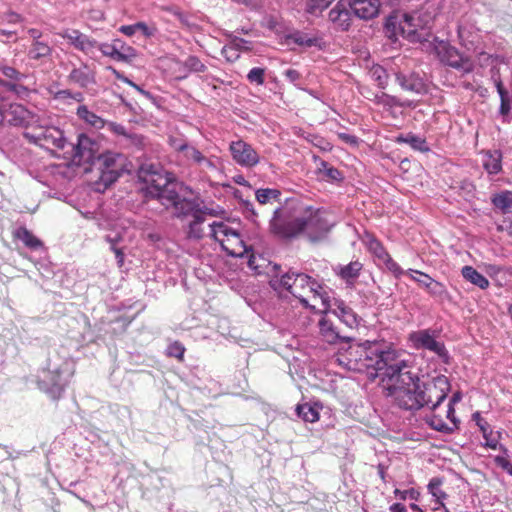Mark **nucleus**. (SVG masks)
Wrapping results in <instances>:
<instances>
[{"label": "nucleus", "mask_w": 512, "mask_h": 512, "mask_svg": "<svg viewBox=\"0 0 512 512\" xmlns=\"http://www.w3.org/2000/svg\"><path fill=\"white\" fill-rule=\"evenodd\" d=\"M229 42L232 46L240 53L241 51H250L252 49V42L235 36L233 34H229Z\"/></svg>", "instance_id": "obj_48"}, {"label": "nucleus", "mask_w": 512, "mask_h": 512, "mask_svg": "<svg viewBox=\"0 0 512 512\" xmlns=\"http://www.w3.org/2000/svg\"><path fill=\"white\" fill-rule=\"evenodd\" d=\"M221 54L228 62L231 63L235 62L240 57V53L232 46L230 42L223 46Z\"/></svg>", "instance_id": "obj_52"}, {"label": "nucleus", "mask_w": 512, "mask_h": 512, "mask_svg": "<svg viewBox=\"0 0 512 512\" xmlns=\"http://www.w3.org/2000/svg\"><path fill=\"white\" fill-rule=\"evenodd\" d=\"M114 43H117L119 54L123 55V58H119L120 62L130 61L137 56L136 50L132 46L125 44L122 40L114 39Z\"/></svg>", "instance_id": "obj_41"}, {"label": "nucleus", "mask_w": 512, "mask_h": 512, "mask_svg": "<svg viewBox=\"0 0 512 512\" xmlns=\"http://www.w3.org/2000/svg\"><path fill=\"white\" fill-rule=\"evenodd\" d=\"M371 76L381 89H385L388 85V74L382 66H375L371 70Z\"/></svg>", "instance_id": "obj_43"}, {"label": "nucleus", "mask_w": 512, "mask_h": 512, "mask_svg": "<svg viewBox=\"0 0 512 512\" xmlns=\"http://www.w3.org/2000/svg\"><path fill=\"white\" fill-rule=\"evenodd\" d=\"M255 197L262 205L272 202H280L281 191L274 188H261L256 190Z\"/></svg>", "instance_id": "obj_36"}, {"label": "nucleus", "mask_w": 512, "mask_h": 512, "mask_svg": "<svg viewBox=\"0 0 512 512\" xmlns=\"http://www.w3.org/2000/svg\"><path fill=\"white\" fill-rule=\"evenodd\" d=\"M232 159L240 166L252 168L260 162L259 154L251 144L242 139L232 141L229 146Z\"/></svg>", "instance_id": "obj_14"}, {"label": "nucleus", "mask_w": 512, "mask_h": 512, "mask_svg": "<svg viewBox=\"0 0 512 512\" xmlns=\"http://www.w3.org/2000/svg\"><path fill=\"white\" fill-rule=\"evenodd\" d=\"M210 236L220 243L222 249L233 257H242L248 251L238 230L224 222H213L209 225Z\"/></svg>", "instance_id": "obj_5"}, {"label": "nucleus", "mask_w": 512, "mask_h": 512, "mask_svg": "<svg viewBox=\"0 0 512 512\" xmlns=\"http://www.w3.org/2000/svg\"><path fill=\"white\" fill-rule=\"evenodd\" d=\"M362 269L363 264L356 260L347 265L338 264L333 268V271L336 276L345 282L346 287L354 288Z\"/></svg>", "instance_id": "obj_23"}, {"label": "nucleus", "mask_w": 512, "mask_h": 512, "mask_svg": "<svg viewBox=\"0 0 512 512\" xmlns=\"http://www.w3.org/2000/svg\"><path fill=\"white\" fill-rule=\"evenodd\" d=\"M0 86H3L6 89H8L9 91H13V92L18 93V94L21 93L22 91H26L27 90L23 85L7 82V81L2 80V79H0Z\"/></svg>", "instance_id": "obj_62"}, {"label": "nucleus", "mask_w": 512, "mask_h": 512, "mask_svg": "<svg viewBox=\"0 0 512 512\" xmlns=\"http://www.w3.org/2000/svg\"><path fill=\"white\" fill-rule=\"evenodd\" d=\"M23 136L35 145H38L48 151H64L70 142L59 127L49 125L40 126L35 131H26Z\"/></svg>", "instance_id": "obj_6"}, {"label": "nucleus", "mask_w": 512, "mask_h": 512, "mask_svg": "<svg viewBox=\"0 0 512 512\" xmlns=\"http://www.w3.org/2000/svg\"><path fill=\"white\" fill-rule=\"evenodd\" d=\"M53 47L47 40L31 42L27 56L30 60L45 61L52 56Z\"/></svg>", "instance_id": "obj_25"}, {"label": "nucleus", "mask_w": 512, "mask_h": 512, "mask_svg": "<svg viewBox=\"0 0 512 512\" xmlns=\"http://www.w3.org/2000/svg\"><path fill=\"white\" fill-rule=\"evenodd\" d=\"M270 284L280 293L283 290L289 292L306 308H315L309 304L310 297L314 301L320 300L325 310L330 309V299L324 286L306 273L290 269L279 279H272Z\"/></svg>", "instance_id": "obj_2"}, {"label": "nucleus", "mask_w": 512, "mask_h": 512, "mask_svg": "<svg viewBox=\"0 0 512 512\" xmlns=\"http://www.w3.org/2000/svg\"><path fill=\"white\" fill-rule=\"evenodd\" d=\"M137 31H140L146 38H151L158 32L157 27L154 24L148 25L145 22L139 21L135 23Z\"/></svg>", "instance_id": "obj_55"}, {"label": "nucleus", "mask_w": 512, "mask_h": 512, "mask_svg": "<svg viewBox=\"0 0 512 512\" xmlns=\"http://www.w3.org/2000/svg\"><path fill=\"white\" fill-rule=\"evenodd\" d=\"M139 178L145 183L146 196L158 200L165 209L175 205L181 196L172 175L159 165L142 166Z\"/></svg>", "instance_id": "obj_3"}, {"label": "nucleus", "mask_w": 512, "mask_h": 512, "mask_svg": "<svg viewBox=\"0 0 512 512\" xmlns=\"http://www.w3.org/2000/svg\"><path fill=\"white\" fill-rule=\"evenodd\" d=\"M446 417L452 422L453 425L451 427H455V430H457L458 427H459L460 421H459V419L455 415V408H454V406L448 404V409H447V412H446Z\"/></svg>", "instance_id": "obj_64"}, {"label": "nucleus", "mask_w": 512, "mask_h": 512, "mask_svg": "<svg viewBox=\"0 0 512 512\" xmlns=\"http://www.w3.org/2000/svg\"><path fill=\"white\" fill-rule=\"evenodd\" d=\"M396 82L400 85V87L408 92L417 94V95H424L427 93L428 88L423 80V78L415 73H403L398 72L395 75Z\"/></svg>", "instance_id": "obj_21"}, {"label": "nucleus", "mask_w": 512, "mask_h": 512, "mask_svg": "<svg viewBox=\"0 0 512 512\" xmlns=\"http://www.w3.org/2000/svg\"><path fill=\"white\" fill-rule=\"evenodd\" d=\"M461 275L462 277L469 283L473 284L474 286L485 290L489 287V281L488 279L479 273L474 267L466 265L463 266L461 269Z\"/></svg>", "instance_id": "obj_28"}, {"label": "nucleus", "mask_w": 512, "mask_h": 512, "mask_svg": "<svg viewBox=\"0 0 512 512\" xmlns=\"http://www.w3.org/2000/svg\"><path fill=\"white\" fill-rule=\"evenodd\" d=\"M328 19L336 31H349L353 20V14L349 1H338L337 4L329 11Z\"/></svg>", "instance_id": "obj_16"}, {"label": "nucleus", "mask_w": 512, "mask_h": 512, "mask_svg": "<svg viewBox=\"0 0 512 512\" xmlns=\"http://www.w3.org/2000/svg\"><path fill=\"white\" fill-rule=\"evenodd\" d=\"M441 61L457 70L461 75L471 73L474 70V63L468 56H463L456 48L447 47L441 55Z\"/></svg>", "instance_id": "obj_18"}, {"label": "nucleus", "mask_w": 512, "mask_h": 512, "mask_svg": "<svg viewBox=\"0 0 512 512\" xmlns=\"http://www.w3.org/2000/svg\"><path fill=\"white\" fill-rule=\"evenodd\" d=\"M305 217L307 228L306 233L311 241H318L323 238L335 225V220L330 212L325 209H313L308 207Z\"/></svg>", "instance_id": "obj_9"}, {"label": "nucleus", "mask_w": 512, "mask_h": 512, "mask_svg": "<svg viewBox=\"0 0 512 512\" xmlns=\"http://www.w3.org/2000/svg\"><path fill=\"white\" fill-rule=\"evenodd\" d=\"M319 335L322 341L335 345L338 343H348L353 340L352 337L345 335L327 316V313L318 321Z\"/></svg>", "instance_id": "obj_17"}, {"label": "nucleus", "mask_w": 512, "mask_h": 512, "mask_svg": "<svg viewBox=\"0 0 512 512\" xmlns=\"http://www.w3.org/2000/svg\"><path fill=\"white\" fill-rule=\"evenodd\" d=\"M332 2L333 0H307V10L311 14H316L326 9Z\"/></svg>", "instance_id": "obj_49"}, {"label": "nucleus", "mask_w": 512, "mask_h": 512, "mask_svg": "<svg viewBox=\"0 0 512 512\" xmlns=\"http://www.w3.org/2000/svg\"><path fill=\"white\" fill-rule=\"evenodd\" d=\"M109 131L113 132L116 135L123 136L124 140L126 139L129 132H127L126 128L119 123L116 122H106Z\"/></svg>", "instance_id": "obj_61"}, {"label": "nucleus", "mask_w": 512, "mask_h": 512, "mask_svg": "<svg viewBox=\"0 0 512 512\" xmlns=\"http://www.w3.org/2000/svg\"><path fill=\"white\" fill-rule=\"evenodd\" d=\"M186 235L189 239H201L204 236V229L201 225L192 220L187 225Z\"/></svg>", "instance_id": "obj_50"}, {"label": "nucleus", "mask_w": 512, "mask_h": 512, "mask_svg": "<svg viewBox=\"0 0 512 512\" xmlns=\"http://www.w3.org/2000/svg\"><path fill=\"white\" fill-rule=\"evenodd\" d=\"M98 161L101 163L100 179L110 185L115 182L124 172H127V158L118 152L107 151L99 156Z\"/></svg>", "instance_id": "obj_10"}, {"label": "nucleus", "mask_w": 512, "mask_h": 512, "mask_svg": "<svg viewBox=\"0 0 512 512\" xmlns=\"http://www.w3.org/2000/svg\"><path fill=\"white\" fill-rule=\"evenodd\" d=\"M314 162L317 163V172L322 175L323 179L330 182H340L343 180L342 173L335 167L320 157H315Z\"/></svg>", "instance_id": "obj_27"}, {"label": "nucleus", "mask_w": 512, "mask_h": 512, "mask_svg": "<svg viewBox=\"0 0 512 512\" xmlns=\"http://www.w3.org/2000/svg\"><path fill=\"white\" fill-rule=\"evenodd\" d=\"M472 420L475 422V424L480 429L482 436L485 440V443L483 444L485 447L496 450L498 447L502 449L504 452L507 451V449L499 445V438L501 436L500 432H497V436H493V431L488 424V422L481 416V413L479 411H476L472 414Z\"/></svg>", "instance_id": "obj_22"}, {"label": "nucleus", "mask_w": 512, "mask_h": 512, "mask_svg": "<svg viewBox=\"0 0 512 512\" xmlns=\"http://www.w3.org/2000/svg\"><path fill=\"white\" fill-rule=\"evenodd\" d=\"M397 143H405L408 144L412 149L420 152H428L430 151L429 146L425 138L415 135L413 133H408L406 135H399L396 138Z\"/></svg>", "instance_id": "obj_31"}, {"label": "nucleus", "mask_w": 512, "mask_h": 512, "mask_svg": "<svg viewBox=\"0 0 512 512\" xmlns=\"http://www.w3.org/2000/svg\"><path fill=\"white\" fill-rule=\"evenodd\" d=\"M497 230L512 236V213H509L499 223H497Z\"/></svg>", "instance_id": "obj_59"}, {"label": "nucleus", "mask_w": 512, "mask_h": 512, "mask_svg": "<svg viewBox=\"0 0 512 512\" xmlns=\"http://www.w3.org/2000/svg\"><path fill=\"white\" fill-rule=\"evenodd\" d=\"M336 307L329 312L334 314L342 323L349 328H354L358 325V317L356 313L348 307L343 301L335 302Z\"/></svg>", "instance_id": "obj_24"}, {"label": "nucleus", "mask_w": 512, "mask_h": 512, "mask_svg": "<svg viewBox=\"0 0 512 512\" xmlns=\"http://www.w3.org/2000/svg\"><path fill=\"white\" fill-rule=\"evenodd\" d=\"M60 36L67 40L68 44L76 50L88 56H93L97 51L98 41L77 29H66Z\"/></svg>", "instance_id": "obj_15"}, {"label": "nucleus", "mask_w": 512, "mask_h": 512, "mask_svg": "<svg viewBox=\"0 0 512 512\" xmlns=\"http://www.w3.org/2000/svg\"><path fill=\"white\" fill-rule=\"evenodd\" d=\"M72 93L73 91L69 89L59 90L55 93L54 98L62 102H68L72 99Z\"/></svg>", "instance_id": "obj_63"}, {"label": "nucleus", "mask_w": 512, "mask_h": 512, "mask_svg": "<svg viewBox=\"0 0 512 512\" xmlns=\"http://www.w3.org/2000/svg\"><path fill=\"white\" fill-rule=\"evenodd\" d=\"M124 141L126 146L134 147L137 150L143 149L146 145V138L137 133L129 132Z\"/></svg>", "instance_id": "obj_46"}, {"label": "nucleus", "mask_w": 512, "mask_h": 512, "mask_svg": "<svg viewBox=\"0 0 512 512\" xmlns=\"http://www.w3.org/2000/svg\"><path fill=\"white\" fill-rule=\"evenodd\" d=\"M184 68L190 73L205 72L206 65L195 55L188 56L183 62Z\"/></svg>", "instance_id": "obj_39"}, {"label": "nucleus", "mask_w": 512, "mask_h": 512, "mask_svg": "<svg viewBox=\"0 0 512 512\" xmlns=\"http://www.w3.org/2000/svg\"><path fill=\"white\" fill-rule=\"evenodd\" d=\"M406 275L416 282L421 288L425 289L427 293L431 289V285L435 280L427 273L415 269L406 270Z\"/></svg>", "instance_id": "obj_37"}, {"label": "nucleus", "mask_w": 512, "mask_h": 512, "mask_svg": "<svg viewBox=\"0 0 512 512\" xmlns=\"http://www.w3.org/2000/svg\"><path fill=\"white\" fill-rule=\"evenodd\" d=\"M428 294L434 299L444 300L448 297V290L443 283L434 280L433 284L431 285V289L428 291Z\"/></svg>", "instance_id": "obj_44"}, {"label": "nucleus", "mask_w": 512, "mask_h": 512, "mask_svg": "<svg viewBox=\"0 0 512 512\" xmlns=\"http://www.w3.org/2000/svg\"><path fill=\"white\" fill-rule=\"evenodd\" d=\"M0 71L5 77L14 81H21L26 77L24 74L20 73L14 67L7 65L0 66Z\"/></svg>", "instance_id": "obj_53"}, {"label": "nucleus", "mask_w": 512, "mask_h": 512, "mask_svg": "<svg viewBox=\"0 0 512 512\" xmlns=\"http://www.w3.org/2000/svg\"><path fill=\"white\" fill-rule=\"evenodd\" d=\"M369 250L373 253V255L384 262L390 255L384 248V246L376 239H373L369 243Z\"/></svg>", "instance_id": "obj_45"}, {"label": "nucleus", "mask_w": 512, "mask_h": 512, "mask_svg": "<svg viewBox=\"0 0 512 512\" xmlns=\"http://www.w3.org/2000/svg\"><path fill=\"white\" fill-rule=\"evenodd\" d=\"M442 484H443L442 478L433 477L432 479H430V481L427 485V489H428V492L435 499L436 503L439 506L443 507L446 512H448L443 503V500L446 499L447 494L441 489Z\"/></svg>", "instance_id": "obj_35"}, {"label": "nucleus", "mask_w": 512, "mask_h": 512, "mask_svg": "<svg viewBox=\"0 0 512 512\" xmlns=\"http://www.w3.org/2000/svg\"><path fill=\"white\" fill-rule=\"evenodd\" d=\"M247 80L256 85H263L265 82V69L261 67L252 68L247 74Z\"/></svg>", "instance_id": "obj_47"}, {"label": "nucleus", "mask_w": 512, "mask_h": 512, "mask_svg": "<svg viewBox=\"0 0 512 512\" xmlns=\"http://www.w3.org/2000/svg\"><path fill=\"white\" fill-rule=\"evenodd\" d=\"M171 208L173 209V215L176 218L183 220L184 218L191 216L192 221L201 226L206 221L208 216L214 217L217 216L219 212H224L222 209L218 211L214 208L201 206L198 200L189 199L182 196L179 197L175 205H173Z\"/></svg>", "instance_id": "obj_7"}, {"label": "nucleus", "mask_w": 512, "mask_h": 512, "mask_svg": "<svg viewBox=\"0 0 512 512\" xmlns=\"http://www.w3.org/2000/svg\"><path fill=\"white\" fill-rule=\"evenodd\" d=\"M74 374V362L70 359H49L47 367L38 375V388L51 399L61 397Z\"/></svg>", "instance_id": "obj_4"}, {"label": "nucleus", "mask_w": 512, "mask_h": 512, "mask_svg": "<svg viewBox=\"0 0 512 512\" xmlns=\"http://www.w3.org/2000/svg\"><path fill=\"white\" fill-rule=\"evenodd\" d=\"M283 75L288 82H290L296 87H299L300 81L302 79V75L299 71H297L296 69L289 68L283 72Z\"/></svg>", "instance_id": "obj_58"}, {"label": "nucleus", "mask_w": 512, "mask_h": 512, "mask_svg": "<svg viewBox=\"0 0 512 512\" xmlns=\"http://www.w3.org/2000/svg\"><path fill=\"white\" fill-rule=\"evenodd\" d=\"M433 18L430 13L422 11L404 14L403 20L399 23L401 35L410 41L418 40V30L428 28L433 22Z\"/></svg>", "instance_id": "obj_12"}, {"label": "nucleus", "mask_w": 512, "mask_h": 512, "mask_svg": "<svg viewBox=\"0 0 512 512\" xmlns=\"http://www.w3.org/2000/svg\"><path fill=\"white\" fill-rule=\"evenodd\" d=\"M394 494L396 497H398L401 500L411 499L417 501L420 497V492L417 491L414 488L408 489V490H399L396 489L394 491Z\"/></svg>", "instance_id": "obj_57"}, {"label": "nucleus", "mask_w": 512, "mask_h": 512, "mask_svg": "<svg viewBox=\"0 0 512 512\" xmlns=\"http://www.w3.org/2000/svg\"><path fill=\"white\" fill-rule=\"evenodd\" d=\"M296 413L298 417L304 420L305 422L313 423L319 419L318 411L307 403L297 405Z\"/></svg>", "instance_id": "obj_38"}, {"label": "nucleus", "mask_w": 512, "mask_h": 512, "mask_svg": "<svg viewBox=\"0 0 512 512\" xmlns=\"http://www.w3.org/2000/svg\"><path fill=\"white\" fill-rule=\"evenodd\" d=\"M373 101L377 105H382L385 108H392V107H395V106H402V104L400 103V101H399V99L397 97L389 95V94H386L384 92L376 93L374 95Z\"/></svg>", "instance_id": "obj_40"}, {"label": "nucleus", "mask_w": 512, "mask_h": 512, "mask_svg": "<svg viewBox=\"0 0 512 512\" xmlns=\"http://www.w3.org/2000/svg\"><path fill=\"white\" fill-rule=\"evenodd\" d=\"M409 340L416 349H425L435 353L444 363H448L450 356L444 343L436 340V332L431 329H423L412 332Z\"/></svg>", "instance_id": "obj_11"}, {"label": "nucleus", "mask_w": 512, "mask_h": 512, "mask_svg": "<svg viewBox=\"0 0 512 512\" xmlns=\"http://www.w3.org/2000/svg\"><path fill=\"white\" fill-rule=\"evenodd\" d=\"M216 157H206L203 155L199 162L196 164L201 170H217L218 165L216 163Z\"/></svg>", "instance_id": "obj_56"}, {"label": "nucleus", "mask_w": 512, "mask_h": 512, "mask_svg": "<svg viewBox=\"0 0 512 512\" xmlns=\"http://www.w3.org/2000/svg\"><path fill=\"white\" fill-rule=\"evenodd\" d=\"M383 263L395 278L399 279L402 275H406V271L403 270L400 265L391 258V256H389Z\"/></svg>", "instance_id": "obj_51"}, {"label": "nucleus", "mask_w": 512, "mask_h": 512, "mask_svg": "<svg viewBox=\"0 0 512 512\" xmlns=\"http://www.w3.org/2000/svg\"><path fill=\"white\" fill-rule=\"evenodd\" d=\"M346 359L348 369L367 370L373 378L391 382L388 387L389 395L403 410L418 411L427 408L434 412L451 389L450 381L445 375L422 381L417 373L408 369L405 360L398 359L395 349H383L378 343L367 341L350 346Z\"/></svg>", "instance_id": "obj_1"}, {"label": "nucleus", "mask_w": 512, "mask_h": 512, "mask_svg": "<svg viewBox=\"0 0 512 512\" xmlns=\"http://www.w3.org/2000/svg\"><path fill=\"white\" fill-rule=\"evenodd\" d=\"M184 156L187 160L197 164L203 156V153L200 152L195 146L190 145Z\"/></svg>", "instance_id": "obj_60"}, {"label": "nucleus", "mask_w": 512, "mask_h": 512, "mask_svg": "<svg viewBox=\"0 0 512 512\" xmlns=\"http://www.w3.org/2000/svg\"><path fill=\"white\" fill-rule=\"evenodd\" d=\"M353 17L359 20H372L379 15V0H348Z\"/></svg>", "instance_id": "obj_20"}, {"label": "nucleus", "mask_w": 512, "mask_h": 512, "mask_svg": "<svg viewBox=\"0 0 512 512\" xmlns=\"http://www.w3.org/2000/svg\"><path fill=\"white\" fill-rule=\"evenodd\" d=\"M15 237L22 241L24 245L31 250L43 249L44 247L43 242L26 227H19L15 231Z\"/></svg>", "instance_id": "obj_30"}, {"label": "nucleus", "mask_w": 512, "mask_h": 512, "mask_svg": "<svg viewBox=\"0 0 512 512\" xmlns=\"http://www.w3.org/2000/svg\"><path fill=\"white\" fill-rule=\"evenodd\" d=\"M97 51L116 61H119V58H123V55L119 54L117 50V43H114V41L111 44L98 43Z\"/></svg>", "instance_id": "obj_42"}, {"label": "nucleus", "mask_w": 512, "mask_h": 512, "mask_svg": "<svg viewBox=\"0 0 512 512\" xmlns=\"http://www.w3.org/2000/svg\"><path fill=\"white\" fill-rule=\"evenodd\" d=\"M71 148V155L74 161L93 164L99 159V143L87 134H79L77 143L68 145Z\"/></svg>", "instance_id": "obj_13"}, {"label": "nucleus", "mask_w": 512, "mask_h": 512, "mask_svg": "<svg viewBox=\"0 0 512 512\" xmlns=\"http://www.w3.org/2000/svg\"><path fill=\"white\" fill-rule=\"evenodd\" d=\"M286 43L295 44L302 47H312L317 44V38L310 37L307 33L301 31H294L286 35Z\"/></svg>", "instance_id": "obj_33"}, {"label": "nucleus", "mask_w": 512, "mask_h": 512, "mask_svg": "<svg viewBox=\"0 0 512 512\" xmlns=\"http://www.w3.org/2000/svg\"><path fill=\"white\" fill-rule=\"evenodd\" d=\"M184 352H185V347L179 341H175V342L169 344L167 347V355L170 357L182 359Z\"/></svg>", "instance_id": "obj_54"}, {"label": "nucleus", "mask_w": 512, "mask_h": 512, "mask_svg": "<svg viewBox=\"0 0 512 512\" xmlns=\"http://www.w3.org/2000/svg\"><path fill=\"white\" fill-rule=\"evenodd\" d=\"M77 117L96 129H102L106 125V121L94 112L90 111L86 105H80L76 112Z\"/></svg>", "instance_id": "obj_29"}, {"label": "nucleus", "mask_w": 512, "mask_h": 512, "mask_svg": "<svg viewBox=\"0 0 512 512\" xmlns=\"http://www.w3.org/2000/svg\"><path fill=\"white\" fill-rule=\"evenodd\" d=\"M425 423L433 430L444 433L452 434L455 432V427L448 425L441 416L431 413L424 417Z\"/></svg>", "instance_id": "obj_34"}, {"label": "nucleus", "mask_w": 512, "mask_h": 512, "mask_svg": "<svg viewBox=\"0 0 512 512\" xmlns=\"http://www.w3.org/2000/svg\"><path fill=\"white\" fill-rule=\"evenodd\" d=\"M482 164L486 172L496 175L502 170V153L500 150H487L483 153Z\"/></svg>", "instance_id": "obj_26"}, {"label": "nucleus", "mask_w": 512, "mask_h": 512, "mask_svg": "<svg viewBox=\"0 0 512 512\" xmlns=\"http://www.w3.org/2000/svg\"><path fill=\"white\" fill-rule=\"evenodd\" d=\"M67 81L81 89H87L89 86L96 84V74L92 67L82 62L80 66H72Z\"/></svg>", "instance_id": "obj_19"}, {"label": "nucleus", "mask_w": 512, "mask_h": 512, "mask_svg": "<svg viewBox=\"0 0 512 512\" xmlns=\"http://www.w3.org/2000/svg\"><path fill=\"white\" fill-rule=\"evenodd\" d=\"M491 202L493 206L503 212L509 214L512 212V191L504 190L492 196Z\"/></svg>", "instance_id": "obj_32"}, {"label": "nucleus", "mask_w": 512, "mask_h": 512, "mask_svg": "<svg viewBox=\"0 0 512 512\" xmlns=\"http://www.w3.org/2000/svg\"><path fill=\"white\" fill-rule=\"evenodd\" d=\"M283 210L281 207L273 212L270 219L269 226L271 232L280 238H293L302 232H306L307 223L305 217H296L290 220L282 216Z\"/></svg>", "instance_id": "obj_8"}]
</instances>
